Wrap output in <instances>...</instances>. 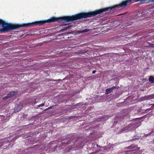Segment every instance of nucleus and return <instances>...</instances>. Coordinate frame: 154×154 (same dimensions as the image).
I'll list each match as a JSON object with an SVG mask.
<instances>
[{"mask_svg":"<svg viewBox=\"0 0 154 154\" xmlns=\"http://www.w3.org/2000/svg\"><path fill=\"white\" fill-rule=\"evenodd\" d=\"M22 109V107L21 106L20 107V106L18 105L17 107H15L14 110L15 112H18L20 111Z\"/></svg>","mask_w":154,"mask_h":154,"instance_id":"nucleus-3","label":"nucleus"},{"mask_svg":"<svg viewBox=\"0 0 154 154\" xmlns=\"http://www.w3.org/2000/svg\"><path fill=\"white\" fill-rule=\"evenodd\" d=\"M112 89L111 88H107L106 90V94H108L111 93L112 92Z\"/></svg>","mask_w":154,"mask_h":154,"instance_id":"nucleus-4","label":"nucleus"},{"mask_svg":"<svg viewBox=\"0 0 154 154\" xmlns=\"http://www.w3.org/2000/svg\"><path fill=\"white\" fill-rule=\"evenodd\" d=\"M134 150H133L131 151L132 152H134Z\"/></svg>","mask_w":154,"mask_h":154,"instance_id":"nucleus-21","label":"nucleus"},{"mask_svg":"<svg viewBox=\"0 0 154 154\" xmlns=\"http://www.w3.org/2000/svg\"><path fill=\"white\" fill-rule=\"evenodd\" d=\"M136 146H134V144H132L127 147V149H133L135 148Z\"/></svg>","mask_w":154,"mask_h":154,"instance_id":"nucleus-8","label":"nucleus"},{"mask_svg":"<svg viewBox=\"0 0 154 154\" xmlns=\"http://www.w3.org/2000/svg\"><path fill=\"white\" fill-rule=\"evenodd\" d=\"M1 25L2 28H0V32H8L10 30H16L20 27H25V23L13 24L7 23L0 19V26Z\"/></svg>","mask_w":154,"mask_h":154,"instance_id":"nucleus-2","label":"nucleus"},{"mask_svg":"<svg viewBox=\"0 0 154 154\" xmlns=\"http://www.w3.org/2000/svg\"><path fill=\"white\" fill-rule=\"evenodd\" d=\"M8 97L7 96H6L4 97L3 98V100H6L7 99H8Z\"/></svg>","mask_w":154,"mask_h":154,"instance_id":"nucleus-14","label":"nucleus"},{"mask_svg":"<svg viewBox=\"0 0 154 154\" xmlns=\"http://www.w3.org/2000/svg\"><path fill=\"white\" fill-rule=\"evenodd\" d=\"M153 104L154 105V103H153Z\"/></svg>","mask_w":154,"mask_h":154,"instance_id":"nucleus-24","label":"nucleus"},{"mask_svg":"<svg viewBox=\"0 0 154 154\" xmlns=\"http://www.w3.org/2000/svg\"><path fill=\"white\" fill-rule=\"evenodd\" d=\"M153 99H154V93L152 94Z\"/></svg>","mask_w":154,"mask_h":154,"instance_id":"nucleus-19","label":"nucleus"},{"mask_svg":"<svg viewBox=\"0 0 154 154\" xmlns=\"http://www.w3.org/2000/svg\"><path fill=\"white\" fill-rule=\"evenodd\" d=\"M37 103V102H36V101H35L33 103H34V104H35V103Z\"/></svg>","mask_w":154,"mask_h":154,"instance_id":"nucleus-18","label":"nucleus"},{"mask_svg":"<svg viewBox=\"0 0 154 154\" xmlns=\"http://www.w3.org/2000/svg\"><path fill=\"white\" fill-rule=\"evenodd\" d=\"M44 105H45V103H42V104H39V105H38V107H41V106H44Z\"/></svg>","mask_w":154,"mask_h":154,"instance_id":"nucleus-13","label":"nucleus"},{"mask_svg":"<svg viewBox=\"0 0 154 154\" xmlns=\"http://www.w3.org/2000/svg\"><path fill=\"white\" fill-rule=\"evenodd\" d=\"M89 29H85L84 30H83L81 32H87L89 31Z\"/></svg>","mask_w":154,"mask_h":154,"instance_id":"nucleus-11","label":"nucleus"},{"mask_svg":"<svg viewBox=\"0 0 154 154\" xmlns=\"http://www.w3.org/2000/svg\"><path fill=\"white\" fill-rule=\"evenodd\" d=\"M65 139H65V140H63L62 141V143H65L66 144H69L71 143V141H69V140H68V141L66 142V140H67L68 139H67L66 138H65Z\"/></svg>","mask_w":154,"mask_h":154,"instance_id":"nucleus-6","label":"nucleus"},{"mask_svg":"<svg viewBox=\"0 0 154 154\" xmlns=\"http://www.w3.org/2000/svg\"><path fill=\"white\" fill-rule=\"evenodd\" d=\"M150 105H152V106H154V105H153V104H151Z\"/></svg>","mask_w":154,"mask_h":154,"instance_id":"nucleus-22","label":"nucleus"},{"mask_svg":"<svg viewBox=\"0 0 154 154\" xmlns=\"http://www.w3.org/2000/svg\"><path fill=\"white\" fill-rule=\"evenodd\" d=\"M96 72V70H94L92 72V73L93 74H94V73H95Z\"/></svg>","mask_w":154,"mask_h":154,"instance_id":"nucleus-16","label":"nucleus"},{"mask_svg":"<svg viewBox=\"0 0 154 154\" xmlns=\"http://www.w3.org/2000/svg\"><path fill=\"white\" fill-rule=\"evenodd\" d=\"M149 81L151 83H153L154 82V77L152 76H150L149 78Z\"/></svg>","mask_w":154,"mask_h":154,"instance_id":"nucleus-7","label":"nucleus"},{"mask_svg":"<svg viewBox=\"0 0 154 154\" xmlns=\"http://www.w3.org/2000/svg\"><path fill=\"white\" fill-rule=\"evenodd\" d=\"M148 44L149 45L148 46H146V47L150 48H154V44H152L151 43L148 42Z\"/></svg>","mask_w":154,"mask_h":154,"instance_id":"nucleus-10","label":"nucleus"},{"mask_svg":"<svg viewBox=\"0 0 154 154\" xmlns=\"http://www.w3.org/2000/svg\"><path fill=\"white\" fill-rule=\"evenodd\" d=\"M131 4L130 0H125L122 1L118 5H116L112 7H109L104 8H101L96 10L94 11L88 13H81L71 16H66L63 17V21L69 22L85 18L87 17H91L100 14L105 12L107 11L110 10H113L116 8L125 7L127 5Z\"/></svg>","mask_w":154,"mask_h":154,"instance_id":"nucleus-1","label":"nucleus"},{"mask_svg":"<svg viewBox=\"0 0 154 154\" xmlns=\"http://www.w3.org/2000/svg\"><path fill=\"white\" fill-rule=\"evenodd\" d=\"M17 93V91H12L10 93L11 96V97H13Z\"/></svg>","mask_w":154,"mask_h":154,"instance_id":"nucleus-9","label":"nucleus"},{"mask_svg":"<svg viewBox=\"0 0 154 154\" xmlns=\"http://www.w3.org/2000/svg\"><path fill=\"white\" fill-rule=\"evenodd\" d=\"M131 151H128V152H131Z\"/></svg>","mask_w":154,"mask_h":154,"instance_id":"nucleus-23","label":"nucleus"},{"mask_svg":"<svg viewBox=\"0 0 154 154\" xmlns=\"http://www.w3.org/2000/svg\"><path fill=\"white\" fill-rule=\"evenodd\" d=\"M111 88L112 89V90H113V89H114L119 88V87H118V86H113L112 87H111Z\"/></svg>","mask_w":154,"mask_h":154,"instance_id":"nucleus-12","label":"nucleus"},{"mask_svg":"<svg viewBox=\"0 0 154 154\" xmlns=\"http://www.w3.org/2000/svg\"><path fill=\"white\" fill-rule=\"evenodd\" d=\"M146 100H151L153 99L152 94H149L146 96Z\"/></svg>","mask_w":154,"mask_h":154,"instance_id":"nucleus-5","label":"nucleus"},{"mask_svg":"<svg viewBox=\"0 0 154 154\" xmlns=\"http://www.w3.org/2000/svg\"><path fill=\"white\" fill-rule=\"evenodd\" d=\"M52 107H49L48 109H49L51 108Z\"/></svg>","mask_w":154,"mask_h":154,"instance_id":"nucleus-20","label":"nucleus"},{"mask_svg":"<svg viewBox=\"0 0 154 154\" xmlns=\"http://www.w3.org/2000/svg\"><path fill=\"white\" fill-rule=\"evenodd\" d=\"M7 96L9 98H10L11 97V94L10 93L9 94H8L7 95Z\"/></svg>","mask_w":154,"mask_h":154,"instance_id":"nucleus-15","label":"nucleus"},{"mask_svg":"<svg viewBox=\"0 0 154 154\" xmlns=\"http://www.w3.org/2000/svg\"><path fill=\"white\" fill-rule=\"evenodd\" d=\"M69 26H68L67 27H66L65 28V29H68V28H69Z\"/></svg>","mask_w":154,"mask_h":154,"instance_id":"nucleus-17","label":"nucleus"}]
</instances>
